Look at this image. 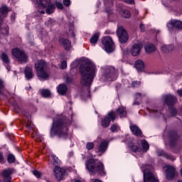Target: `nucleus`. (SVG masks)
Returning a JSON list of instances; mask_svg holds the SVG:
<instances>
[{
	"instance_id": "obj_1",
	"label": "nucleus",
	"mask_w": 182,
	"mask_h": 182,
	"mask_svg": "<svg viewBox=\"0 0 182 182\" xmlns=\"http://www.w3.org/2000/svg\"><path fill=\"white\" fill-rule=\"evenodd\" d=\"M70 117H58L57 119H53L50 129V137L54 139H63L66 140L69 137V127L72 125V120H73V114H70Z\"/></svg>"
},
{
	"instance_id": "obj_2",
	"label": "nucleus",
	"mask_w": 182,
	"mask_h": 182,
	"mask_svg": "<svg viewBox=\"0 0 182 182\" xmlns=\"http://www.w3.org/2000/svg\"><path fill=\"white\" fill-rule=\"evenodd\" d=\"M80 83L82 86L87 87V91L90 92V86L95 79L96 75V65H95L90 60L86 63H82L80 65Z\"/></svg>"
},
{
	"instance_id": "obj_3",
	"label": "nucleus",
	"mask_w": 182,
	"mask_h": 182,
	"mask_svg": "<svg viewBox=\"0 0 182 182\" xmlns=\"http://www.w3.org/2000/svg\"><path fill=\"white\" fill-rule=\"evenodd\" d=\"M85 168L89 171L90 176H95L96 173L101 177L106 176L105 164H103V162L97 161V159H89L85 164Z\"/></svg>"
},
{
	"instance_id": "obj_4",
	"label": "nucleus",
	"mask_w": 182,
	"mask_h": 182,
	"mask_svg": "<svg viewBox=\"0 0 182 182\" xmlns=\"http://www.w3.org/2000/svg\"><path fill=\"white\" fill-rule=\"evenodd\" d=\"M50 158L52 159L51 161L53 168V174L57 180V181H62L63 180V177L65 174H66L67 171L65 168H60V164H62V161H60L59 158L56 156L55 154H51Z\"/></svg>"
},
{
	"instance_id": "obj_5",
	"label": "nucleus",
	"mask_w": 182,
	"mask_h": 182,
	"mask_svg": "<svg viewBox=\"0 0 182 182\" xmlns=\"http://www.w3.org/2000/svg\"><path fill=\"white\" fill-rule=\"evenodd\" d=\"M102 70V79L103 82H113L119 76V71L113 66L105 67Z\"/></svg>"
},
{
	"instance_id": "obj_6",
	"label": "nucleus",
	"mask_w": 182,
	"mask_h": 182,
	"mask_svg": "<svg viewBox=\"0 0 182 182\" xmlns=\"http://www.w3.org/2000/svg\"><path fill=\"white\" fill-rule=\"evenodd\" d=\"M34 66L38 77H41V79H49V74L45 70V68H47L46 61L38 60Z\"/></svg>"
},
{
	"instance_id": "obj_7",
	"label": "nucleus",
	"mask_w": 182,
	"mask_h": 182,
	"mask_svg": "<svg viewBox=\"0 0 182 182\" xmlns=\"http://www.w3.org/2000/svg\"><path fill=\"white\" fill-rule=\"evenodd\" d=\"M36 4L38 8L46 9V14L48 15H52L56 9V6L50 0H36Z\"/></svg>"
},
{
	"instance_id": "obj_8",
	"label": "nucleus",
	"mask_w": 182,
	"mask_h": 182,
	"mask_svg": "<svg viewBox=\"0 0 182 182\" xmlns=\"http://www.w3.org/2000/svg\"><path fill=\"white\" fill-rule=\"evenodd\" d=\"M166 139L168 140V146L171 149H174L177 141L180 139L178 132L176 129H169L166 132Z\"/></svg>"
},
{
	"instance_id": "obj_9",
	"label": "nucleus",
	"mask_w": 182,
	"mask_h": 182,
	"mask_svg": "<svg viewBox=\"0 0 182 182\" xmlns=\"http://www.w3.org/2000/svg\"><path fill=\"white\" fill-rule=\"evenodd\" d=\"M101 42L103 45V49L107 53L114 52V42L112 37L107 36L102 38Z\"/></svg>"
},
{
	"instance_id": "obj_10",
	"label": "nucleus",
	"mask_w": 182,
	"mask_h": 182,
	"mask_svg": "<svg viewBox=\"0 0 182 182\" xmlns=\"http://www.w3.org/2000/svg\"><path fill=\"white\" fill-rule=\"evenodd\" d=\"M12 55L21 63H28V55L19 48L11 49Z\"/></svg>"
},
{
	"instance_id": "obj_11",
	"label": "nucleus",
	"mask_w": 182,
	"mask_h": 182,
	"mask_svg": "<svg viewBox=\"0 0 182 182\" xmlns=\"http://www.w3.org/2000/svg\"><path fill=\"white\" fill-rule=\"evenodd\" d=\"M16 173L15 168H4L0 173V176L3 180V182H12V174Z\"/></svg>"
},
{
	"instance_id": "obj_12",
	"label": "nucleus",
	"mask_w": 182,
	"mask_h": 182,
	"mask_svg": "<svg viewBox=\"0 0 182 182\" xmlns=\"http://www.w3.org/2000/svg\"><path fill=\"white\" fill-rule=\"evenodd\" d=\"M114 120H116V113L112 110L101 119V126L104 128L109 127L111 122H114Z\"/></svg>"
},
{
	"instance_id": "obj_13",
	"label": "nucleus",
	"mask_w": 182,
	"mask_h": 182,
	"mask_svg": "<svg viewBox=\"0 0 182 182\" xmlns=\"http://www.w3.org/2000/svg\"><path fill=\"white\" fill-rule=\"evenodd\" d=\"M117 35L121 43H126L129 41V34L123 26H119L117 28Z\"/></svg>"
},
{
	"instance_id": "obj_14",
	"label": "nucleus",
	"mask_w": 182,
	"mask_h": 182,
	"mask_svg": "<svg viewBox=\"0 0 182 182\" xmlns=\"http://www.w3.org/2000/svg\"><path fill=\"white\" fill-rule=\"evenodd\" d=\"M164 171H165V176L166 180L171 181L174 180L176 177V168L172 166L168 165L163 168Z\"/></svg>"
},
{
	"instance_id": "obj_15",
	"label": "nucleus",
	"mask_w": 182,
	"mask_h": 182,
	"mask_svg": "<svg viewBox=\"0 0 182 182\" xmlns=\"http://www.w3.org/2000/svg\"><path fill=\"white\" fill-rule=\"evenodd\" d=\"M177 100V97L172 94H167L164 97V103L168 107H174Z\"/></svg>"
},
{
	"instance_id": "obj_16",
	"label": "nucleus",
	"mask_w": 182,
	"mask_h": 182,
	"mask_svg": "<svg viewBox=\"0 0 182 182\" xmlns=\"http://www.w3.org/2000/svg\"><path fill=\"white\" fill-rule=\"evenodd\" d=\"M58 43L60 46H63L65 50H67V52H69V50L72 49V41H70L68 38L60 37L58 38Z\"/></svg>"
},
{
	"instance_id": "obj_17",
	"label": "nucleus",
	"mask_w": 182,
	"mask_h": 182,
	"mask_svg": "<svg viewBox=\"0 0 182 182\" xmlns=\"http://www.w3.org/2000/svg\"><path fill=\"white\" fill-rule=\"evenodd\" d=\"M144 182H160L159 178H156L154 174L150 171H144Z\"/></svg>"
},
{
	"instance_id": "obj_18",
	"label": "nucleus",
	"mask_w": 182,
	"mask_h": 182,
	"mask_svg": "<svg viewBox=\"0 0 182 182\" xmlns=\"http://www.w3.org/2000/svg\"><path fill=\"white\" fill-rule=\"evenodd\" d=\"M143 46L140 43H134L130 48V53L132 56H139L141 52Z\"/></svg>"
},
{
	"instance_id": "obj_19",
	"label": "nucleus",
	"mask_w": 182,
	"mask_h": 182,
	"mask_svg": "<svg viewBox=\"0 0 182 182\" xmlns=\"http://www.w3.org/2000/svg\"><path fill=\"white\" fill-rule=\"evenodd\" d=\"M24 76L26 80H32L35 77V74L33 73V69L29 66H26L23 70Z\"/></svg>"
},
{
	"instance_id": "obj_20",
	"label": "nucleus",
	"mask_w": 182,
	"mask_h": 182,
	"mask_svg": "<svg viewBox=\"0 0 182 182\" xmlns=\"http://www.w3.org/2000/svg\"><path fill=\"white\" fill-rule=\"evenodd\" d=\"M168 28H176V29H182V21L179 20H171L167 24Z\"/></svg>"
},
{
	"instance_id": "obj_21",
	"label": "nucleus",
	"mask_w": 182,
	"mask_h": 182,
	"mask_svg": "<svg viewBox=\"0 0 182 182\" xmlns=\"http://www.w3.org/2000/svg\"><path fill=\"white\" fill-rule=\"evenodd\" d=\"M134 68L136 69L139 73L144 72V62L141 60H137L135 61Z\"/></svg>"
},
{
	"instance_id": "obj_22",
	"label": "nucleus",
	"mask_w": 182,
	"mask_h": 182,
	"mask_svg": "<svg viewBox=\"0 0 182 182\" xmlns=\"http://www.w3.org/2000/svg\"><path fill=\"white\" fill-rule=\"evenodd\" d=\"M130 130L132 133L134 134V136H136L137 137H139V136H140V137H143V132H141V129L137 127V125L131 126Z\"/></svg>"
},
{
	"instance_id": "obj_23",
	"label": "nucleus",
	"mask_w": 182,
	"mask_h": 182,
	"mask_svg": "<svg viewBox=\"0 0 182 182\" xmlns=\"http://www.w3.org/2000/svg\"><path fill=\"white\" fill-rule=\"evenodd\" d=\"M6 163H8V164H15L16 163V156L11 152H9L6 155Z\"/></svg>"
},
{
	"instance_id": "obj_24",
	"label": "nucleus",
	"mask_w": 182,
	"mask_h": 182,
	"mask_svg": "<svg viewBox=\"0 0 182 182\" xmlns=\"http://www.w3.org/2000/svg\"><path fill=\"white\" fill-rule=\"evenodd\" d=\"M108 146H109V142H107V141H101L98 146L99 153H102V154L106 153V150H107Z\"/></svg>"
},
{
	"instance_id": "obj_25",
	"label": "nucleus",
	"mask_w": 182,
	"mask_h": 182,
	"mask_svg": "<svg viewBox=\"0 0 182 182\" xmlns=\"http://www.w3.org/2000/svg\"><path fill=\"white\" fill-rule=\"evenodd\" d=\"M157 155L159 157H164L165 159H167V160H174V156L171 154H168L166 151L164 150H159L157 151Z\"/></svg>"
},
{
	"instance_id": "obj_26",
	"label": "nucleus",
	"mask_w": 182,
	"mask_h": 182,
	"mask_svg": "<svg viewBox=\"0 0 182 182\" xmlns=\"http://www.w3.org/2000/svg\"><path fill=\"white\" fill-rule=\"evenodd\" d=\"M144 49L146 53H151L156 52V46L151 43H148L145 45Z\"/></svg>"
},
{
	"instance_id": "obj_27",
	"label": "nucleus",
	"mask_w": 182,
	"mask_h": 182,
	"mask_svg": "<svg viewBox=\"0 0 182 182\" xmlns=\"http://www.w3.org/2000/svg\"><path fill=\"white\" fill-rule=\"evenodd\" d=\"M66 92H68V86L65 84H60L58 87V92L61 96H65L66 95Z\"/></svg>"
},
{
	"instance_id": "obj_28",
	"label": "nucleus",
	"mask_w": 182,
	"mask_h": 182,
	"mask_svg": "<svg viewBox=\"0 0 182 182\" xmlns=\"http://www.w3.org/2000/svg\"><path fill=\"white\" fill-rule=\"evenodd\" d=\"M119 15H121L122 18L129 19L132 16V13H130V11L126 9H122L119 11Z\"/></svg>"
},
{
	"instance_id": "obj_29",
	"label": "nucleus",
	"mask_w": 182,
	"mask_h": 182,
	"mask_svg": "<svg viewBox=\"0 0 182 182\" xmlns=\"http://www.w3.org/2000/svg\"><path fill=\"white\" fill-rule=\"evenodd\" d=\"M127 146L129 149H131L133 153H137V151L139 152L141 151V148L137 145H134L133 142H129L127 144Z\"/></svg>"
},
{
	"instance_id": "obj_30",
	"label": "nucleus",
	"mask_w": 182,
	"mask_h": 182,
	"mask_svg": "<svg viewBox=\"0 0 182 182\" xmlns=\"http://www.w3.org/2000/svg\"><path fill=\"white\" fill-rule=\"evenodd\" d=\"M161 50L162 52H164V53L173 52V50H174V46L173 44L164 46L161 48Z\"/></svg>"
},
{
	"instance_id": "obj_31",
	"label": "nucleus",
	"mask_w": 182,
	"mask_h": 182,
	"mask_svg": "<svg viewBox=\"0 0 182 182\" xmlns=\"http://www.w3.org/2000/svg\"><path fill=\"white\" fill-rule=\"evenodd\" d=\"M40 95L42 97H44V99H48V97H50L52 94L50 90L48 89H43L41 90Z\"/></svg>"
},
{
	"instance_id": "obj_32",
	"label": "nucleus",
	"mask_w": 182,
	"mask_h": 182,
	"mask_svg": "<svg viewBox=\"0 0 182 182\" xmlns=\"http://www.w3.org/2000/svg\"><path fill=\"white\" fill-rule=\"evenodd\" d=\"M9 12V8L6 6V5H3L0 8V14L2 18H5L6 15H8V13Z\"/></svg>"
},
{
	"instance_id": "obj_33",
	"label": "nucleus",
	"mask_w": 182,
	"mask_h": 182,
	"mask_svg": "<svg viewBox=\"0 0 182 182\" xmlns=\"http://www.w3.org/2000/svg\"><path fill=\"white\" fill-rule=\"evenodd\" d=\"M2 25H4V17L1 15L0 13V31H2V29L4 30V34L8 35L9 33V26H6L4 28H2Z\"/></svg>"
},
{
	"instance_id": "obj_34",
	"label": "nucleus",
	"mask_w": 182,
	"mask_h": 182,
	"mask_svg": "<svg viewBox=\"0 0 182 182\" xmlns=\"http://www.w3.org/2000/svg\"><path fill=\"white\" fill-rule=\"evenodd\" d=\"M0 58L2 60L3 63H4V65H9V63H11V61L9 60V57L8 56V54H6V53H2L1 54Z\"/></svg>"
},
{
	"instance_id": "obj_35",
	"label": "nucleus",
	"mask_w": 182,
	"mask_h": 182,
	"mask_svg": "<svg viewBox=\"0 0 182 182\" xmlns=\"http://www.w3.org/2000/svg\"><path fill=\"white\" fill-rule=\"evenodd\" d=\"M117 114H119L120 117H126L127 112L124 110L123 107H119L116 111Z\"/></svg>"
},
{
	"instance_id": "obj_36",
	"label": "nucleus",
	"mask_w": 182,
	"mask_h": 182,
	"mask_svg": "<svg viewBox=\"0 0 182 182\" xmlns=\"http://www.w3.org/2000/svg\"><path fill=\"white\" fill-rule=\"evenodd\" d=\"M97 41H99V34L97 33H95L90 38V42L92 45H93V46H95L96 43H97Z\"/></svg>"
},
{
	"instance_id": "obj_37",
	"label": "nucleus",
	"mask_w": 182,
	"mask_h": 182,
	"mask_svg": "<svg viewBox=\"0 0 182 182\" xmlns=\"http://www.w3.org/2000/svg\"><path fill=\"white\" fill-rule=\"evenodd\" d=\"M57 23L56 21L50 18L47 21H46L45 26H47V28H52V26H55Z\"/></svg>"
},
{
	"instance_id": "obj_38",
	"label": "nucleus",
	"mask_w": 182,
	"mask_h": 182,
	"mask_svg": "<svg viewBox=\"0 0 182 182\" xmlns=\"http://www.w3.org/2000/svg\"><path fill=\"white\" fill-rule=\"evenodd\" d=\"M141 144L142 146L143 151H147V150H149L150 146L149 145V142H147V140L142 139L141 141Z\"/></svg>"
},
{
	"instance_id": "obj_39",
	"label": "nucleus",
	"mask_w": 182,
	"mask_h": 182,
	"mask_svg": "<svg viewBox=\"0 0 182 182\" xmlns=\"http://www.w3.org/2000/svg\"><path fill=\"white\" fill-rule=\"evenodd\" d=\"M168 107L171 115H172L173 117L177 116V109L174 108V107Z\"/></svg>"
},
{
	"instance_id": "obj_40",
	"label": "nucleus",
	"mask_w": 182,
	"mask_h": 182,
	"mask_svg": "<svg viewBox=\"0 0 182 182\" xmlns=\"http://www.w3.org/2000/svg\"><path fill=\"white\" fill-rule=\"evenodd\" d=\"M22 114H23V116L25 117H26V119H28V120H31V112H29V111H28V109H23L22 111Z\"/></svg>"
},
{
	"instance_id": "obj_41",
	"label": "nucleus",
	"mask_w": 182,
	"mask_h": 182,
	"mask_svg": "<svg viewBox=\"0 0 182 182\" xmlns=\"http://www.w3.org/2000/svg\"><path fill=\"white\" fill-rule=\"evenodd\" d=\"M0 164H6V158L4 156V152L0 151Z\"/></svg>"
},
{
	"instance_id": "obj_42",
	"label": "nucleus",
	"mask_w": 182,
	"mask_h": 182,
	"mask_svg": "<svg viewBox=\"0 0 182 182\" xmlns=\"http://www.w3.org/2000/svg\"><path fill=\"white\" fill-rule=\"evenodd\" d=\"M4 89H5V85L4 84V80L0 78V95H4Z\"/></svg>"
},
{
	"instance_id": "obj_43",
	"label": "nucleus",
	"mask_w": 182,
	"mask_h": 182,
	"mask_svg": "<svg viewBox=\"0 0 182 182\" xmlns=\"http://www.w3.org/2000/svg\"><path fill=\"white\" fill-rule=\"evenodd\" d=\"M13 107L16 113H19V111L21 110V107H19V105H18L16 102L13 103Z\"/></svg>"
},
{
	"instance_id": "obj_44",
	"label": "nucleus",
	"mask_w": 182,
	"mask_h": 182,
	"mask_svg": "<svg viewBox=\"0 0 182 182\" xmlns=\"http://www.w3.org/2000/svg\"><path fill=\"white\" fill-rule=\"evenodd\" d=\"M95 148V144L93 142H87L86 144L87 150H92Z\"/></svg>"
},
{
	"instance_id": "obj_45",
	"label": "nucleus",
	"mask_w": 182,
	"mask_h": 182,
	"mask_svg": "<svg viewBox=\"0 0 182 182\" xmlns=\"http://www.w3.org/2000/svg\"><path fill=\"white\" fill-rule=\"evenodd\" d=\"M33 176H35V177H36L37 178H41V172L36 169L33 171Z\"/></svg>"
},
{
	"instance_id": "obj_46",
	"label": "nucleus",
	"mask_w": 182,
	"mask_h": 182,
	"mask_svg": "<svg viewBox=\"0 0 182 182\" xmlns=\"http://www.w3.org/2000/svg\"><path fill=\"white\" fill-rule=\"evenodd\" d=\"M56 8L58 9H60V11H62L63 9V4H62V3L60 1H56L55 5Z\"/></svg>"
},
{
	"instance_id": "obj_47",
	"label": "nucleus",
	"mask_w": 182,
	"mask_h": 182,
	"mask_svg": "<svg viewBox=\"0 0 182 182\" xmlns=\"http://www.w3.org/2000/svg\"><path fill=\"white\" fill-rule=\"evenodd\" d=\"M26 127L27 129H32V127H33V123L31 122V119H28L26 123Z\"/></svg>"
},
{
	"instance_id": "obj_48",
	"label": "nucleus",
	"mask_w": 182,
	"mask_h": 182,
	"mask_svg": "<svg viewBox=\"0 0 182 182\" xmlns=\"http://www.w3.org/2000/svg\"><path fill=\"white\" fill-rule=\"evenodd\" d=\"M109 130L112 132L114 133V132H117V125L116 124H112L111 127L109 128Z\"/></svg>"
},
{
	"instance_id": "obj_49",
	"label": "nucleus",
	"mask_w": 182,
	"mask_h": 182,
	"mask_svg": "<svg viewBox=\"0 0 182 182\" xmlns=\"http://www.w3.org/2000/svg\"><path fill=\"white\" fill-rule=\"evenodd\" d=\"M123 2L127 5H134V0H123Z\"/></svg>"
},
{
	"instance_id": "obj_50",
	"label": "nucleus",
	"mask_w": 182,
	"mask_h": 182,
	"mask_svg": "<svg viewBox=\"0 0 182 182\" xmlns=\"http://www.w3.org/2000/svg\"><path fill=\"white\" fill-rule=\"evenodd\" d=\"M106 12L107 14L108 19L110 18V16L113 15V11L110 9H107Z\"/></svg>"
},
{
	"instance_id": "obj_51",
	"label": "nucleus",
	"mask_w": 182,
	"mask_h": 182,
	"mask_svg": "<svg viewBox=\"0 0 182 182\" xmlns=\"http://www.w3.org/2000/svg\"><path fill=\"white\" fill-rule=\"evenodd\" d=\"M139 29L141 32H146V26L144 23L139 25Z\"/></svg>"
},
{
	"instance_id": "obj_52",
	"label": "nucleus",
	"mask_w": 182,
	"mask_h": 182,
	"mask_svg": "<svg viewBox=\"0 0 182 182\" xmlns=\"http://www.w3.org/2000/svg\"><path fill=\"white\" fill-rule=\"evenodd\" d=\"M63 4L65 6H70V0H63Z\"/></svg>"
},
{
	"instance_id": "obj_53",
	"label": "nucleus",
	"mask_w": 182,
	"mask_h": 182,
	"mask_svg": "<svg viewBox=\"0 0 182 182\" xmlns=\"http://www.w3.org/2000/svg\"><path fill=\"white\" fill-rule=\"evenodd\" d=\"M139 85H140V82H139V81H133L132 82V87H136V86H139Z\"/></svg>"
},
{
	"instance_id": "obj_54",
	"label": "nucleus",
	"mask_w": 182,
	"mask_h": 182,
	"mask_svg": "<svg viewBox=\"0 0 182 182\" xmlns=\"http://www.w3.org/2000/svg\"><path fill=\"white\" fill-rule=\"evenodd\" d=\"M61 68L62 69H65L66 68H68V63H66V61H62Z\"/></svg>"
},
{
	"instance_id": "obj_55",
	"label": "nucleus",
	"mask_w": 182,
	"mask_h": 182,
	"mask_svg": "<svg viewBox=\"0 0 182 182\" xmlns=\"http://www.w3.org/2000/svg\"><path fill=\"white\" fill-rule=\"evenodd\" d=\"M65 82L67 83H72V78H70V77H67L65 79Z\"/></svg>"
},
{
	"instance_id": "obj_56",
	"label": "nucleus",
	"mask_w": 182,
	"mask_h": 182,
	"mask_svg": "<svg viewBox=\"0 0 182 182\" xmlns=\"http://www.w3.org/2000/svg\"><path fill=\"white\" fill-rule=\"evenodd\" d=\"M133 106H139L140 105V102L137 100H135L133 103H132Z\"/></svg>"
},
{
	"instance_id": "obj_57",
	"label": "nucleus",
	"mask_w": 182,
	"mask_h": 182,
	"mask_svg": "<svg viewBox=\"0 0 182 182\" xmlns=\"http://www.w3.org/2000/svg\"><path fill=\"white\" fill-rule=\"evenodd\" d=\"M177 93L180 97H182V88L177 90Z\"/></svg>"
},
{
	"instance_id": "obj_58",
	"label": "nucleus",
	"mask_w": 182,
	"mask_h": 182,
	"mask_svg": "<svg viewBox=\"0 0 182 182\" xmlns=\"http://www.w3.org/2000/svg\"><path fill=\"white\" fill-rule=\"evenodd\" d=\"M5 68L6 69V70H8L9 72V70H11V65H9V64H5Z\"/></svg>"
},
{
	"instance_id": "obj_59",
	"label": "nucleus",
	"mask_w": 182,
	"mask_h": 182,
	"mask_svg": "<svg viewBox=\"0 0 182 182\" xmlns=\"http://www.w3.org/2000/svg\"><path fill=\"white\" fill-rule=\"evenodd\" d=\"M136 99H139V97H141V92H137L135 95Z\"/></svg>"
},
{
	"instance_id": "obj_60",
	"label": "nucleus",
	"mask_w": 182,
	"mask_h": 182,
	"mask_svg": "<svg viewBox=\"0 0 182 182\" xmlns=\"http://www.w3.org/2000/svg\"><path fill=\"white\" fill-rule=\"evenodd\" d=\"M40 9H38V12L40 13V14H45V11L44 10H42L43 9L42 8H41V7H39Z\"/></svg>"
},
{
	"instance_id": "obj_61",
	"label": "nucleus",
	"mask_w": 182,
	"mask_h": 182,
	"mask_svg": "<svg viewBox=\"0 0 182 182\" xmlns=\"http://www.w3.org/2000/svg\"><path fill=\"white\" fill-rule=\"evenodd\" d=\"M25 89L27 90V92H30L32 87L30 85L29 87H26Z\"/></svg>"
},
{
	"instance_id": "obj_62",
	"label": "nucleus",
	"mask_w": 182,
	"mask_h": 182,
	"mask_svg": "<svg viewBox=\"0 0 182 182\" xmlns=\"http://www.w3.org/2000/svg\"><path fill=\"white\" fill-rule=\"evenodd\" d=\"M68 156L69 157H73V151H71L69 152Z\"/></svg>"
},
{
	"instance_id": "obj_63",
	"label": "nucleus",
	"mask_w": 182,
	"mask_h": 182,
	"mask_svg": "<svg viewBox=\"0 0 182 182\" xmlns=\"http://www.w3.org/2000/svg\"><path fill=\"white\" fill-rule=\"evenodd\" d=\"M11 21H15V14H12L11 16Z\"/></svg>"
},
{
	"instance_id": "obj_64",
	"label": "nucleus",
	"mask_w": 182,
	"mask_h": 182,
	"mask_svg": "<svg viewBox=\"0 0 182 182\" xmlns=\"http://www.w3.org/2000/svg\"><path fill=\"white\" fill-rule=\"evenodd\" d=\"M94 182H103V181H102V180H100V179H95Z\"/></svg>"
}]
</instances>
